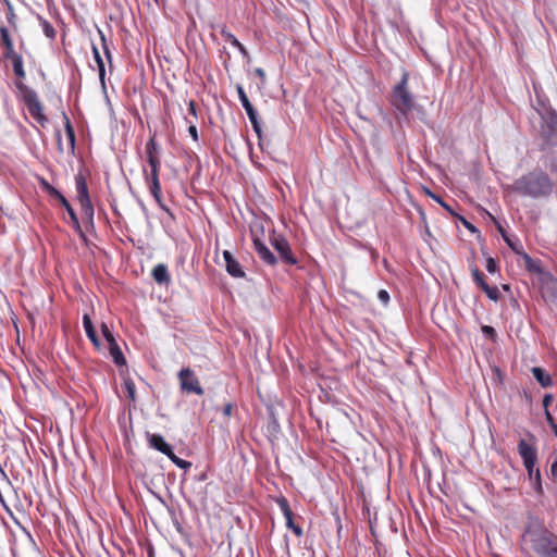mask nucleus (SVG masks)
I'll use <instances>...</instances> for the list:
<instances>
[{
  "mask_svg": "<svg viewBox=\"0 0 557 557\" xmlns=\"http://www.w3.org/2000/svg\"><path fill=\"white\" fill-rule=\"evenodd\" d=\"M536 111L541 117L542 162L544 168L549 170L557 180V114L542 101H539Z\"/></svg>",
  "mask_w": 557,
  "mask_h": 557,
  "instance_id": "nucleus-1",
  "label": "nucleus"
},
{
  "mask_svg": "<svg viewBox=\"0 0 557 557\" xmlns=\"http://www.w3.org/2000/svg\"><path fill=\"white\" fill-rule=\"evenodd\" d=\"M508 188L522 196L544 198L552 194L554 183L542 170H534L517 178Z\"/></svg>",
  "mask_w": 557,
  "mask_h": 557,
  "instance_id": "nucleus-2",
  "label": "nucleus"
},
{
  "mask_svg": "<svg viewBox=\"0 0 557 557\" xmlns=\"http://www.w3.org/2000/svg\"><path fill=\"white\" fill-rule=\"evenodd\" d=\"M409 73L403 71L399 82L392 88L389 102L403 116H407L416 107V97L409 90Z\"/></svg>",
  "mask_w": 557,
  "mask_h": 557,
  "instance_id": "nucleus-3",
  "label": "nucleus"
},
{
  "mask_svg": "<svg viewBox=\"0 0 557 557\" xmlns=\"http://www.w3.org/2000/svg\"><path fill=\"white\" fill-rule=\"evenodd\" d=\"M149 166H150V173L147 172L146 169H144V175L146 183L148 185L149 191L154 198L156 202L159 205L161 209L169 212V209L163 205L162 197H161V185L159 181V171L161 166L160 158L159 157H150L147 160Z\"/></svg>",
  "mask_w": 557,
  "mask_h": 557,
  "instance_id": "nucleus-4",
  "label": "nucleus"
},
{
  "mask_svg": "<svg viewBox=\"0 0 557 557\" xmlns=\"http://www.w3.org/2000/svg\"><path fill=\"white\" fill-rule=\"evenodd\" d=\"M532 548L543 557H557V537L548 531L532 534Z\"/></svg>",
  "mask_w": 557,
  "mask_h": 557,
  "instance_id": "nucleus-5",
  "label": "nucleus"
},
{
  "mask_svg": "<svg viewBox=\"0 0 557 557\" xmlns=\"http://www.w3.org/2000/svg\"><path fill=\"white\" fill-rule=\"evenodd\" d=\"M18 88L23 89V100L27 107V110L29 114L41 125L45 126V124L48 122V119L44 114L42 104L37 96V92L34 89L22 87L21 85H17Z\"/></svg>",
  "mask_w": 557,
  "mask_h": 557,
  "instance_id": "nucleus-6",
  "label": "nucleus"
},
{
  "mask_svg": "<svg viewBox=\"0 0 557 557\" xmlns=\"http://www.w3.org/2000/svg\"><path fill=\"white\" fill-rule=\"evenodd\" d=\"M518 453L523 460V466L528 472L529 479L533 480V474H536L537 478L540 469L535 468V463L537 461L535 446L522 438L518 443Z\"/></svg>",
  "mask_w": 557,
  "mask_h": 557,
  "instance_id": "nucleus-7",
  "label": "nucleus"
},
{
  "mask_svg": "<svg viewBox=\"0 0 557 557\" xmlns=\"http://www.w3.org/2000/svg\"><path fill=\"white\" fill-rule=\"evenodd\" d=\"M536 283L546 302L557 301V278L552 273H542L541 277L536 278Z\"/></svg>",
  "mask_w": 557,
  "mask_h": 557,
  "instance_id": "nucleus-8",
  "label": "nucleus"
},
{
  "mask_svg": "<svg viewBox=\"0 0 557 557\" xmlns=\"http://www.w3.org/2000/svg\"><path fill=\"white\" fill-rule=\"evenodd\" d=\"M180 385L183 392L188 394L203 395V388L193 370L183 368L178 372Z\"/></svg>",
  "mask_w": 557,
  "mask_h": 557,
  "instance_id": "nucleus-9",
  "label": "nucleus"
},
{
  "mask_svg": "<svg viewBox=\"0 0 557 557\" xmlns=\"http://www.w3.org/2000/svg\"><path fill=\"white\" fill-rule=\"evenodd\" d=\"M236 90L238 94L239 101L247 113V116L252 125L255 133L259 138H261L262 128L256 109L249 101L248 96L246 95L244 87L242 85L238 84L236 86Z\"/></svg>",
  "mask_w": 557,
  "mask_h": 557,
  "instance_id": "nucleus-10",
  "label": "nucleus"
},
{
  "mask_svg": "<svg viewBox=\"0 0 557 557\" xmlns=\"http://www.w3.org/2000/svg\"><path fill=\"white\" fill-rule=\"evenodd\" d=\"M76 191H77V199L81 203V207L84 211V213L92 219L94 216V208L88 195V188L87 183L83 175H77L76 178Z\"/></svg>",
  "mask_w": 557,
  "mask_h": 557,
  "instance_id": "nucleus-11",
  "label": "nucleus"
},
{
  "mask_svg": "<svg viewBox=\"0 0 557 557\" xmlns=\"http://www.w3.org/2000/svg\"><path fill=\"white\" fill-rule=\"evenodd\" d=\"M271 244H272L273 248L280 255V258L285 263L290 264V265L297 264V259L294 256L290 245L286 238H284L283 236H280V235L278 236L275 235L271 239Z\"/></svg>",
  "mask_w": 557,
  "mask_h": 557,
  "instance_id": "nucleus-12",
  "label": "nucleus"
},
{
  "mask_svg": "<svg viewBox=\"0 0 557 557\" xmlns=\"http://www.w3.org/2000/svg\"><path fill=\"white\" fill-rule=\"evenodd\" d=\"M277 504L286 519V527L290 529L297 536H301L302 529L299 525L295 524L293 519V511L288 505L287 499L282 497L281 499H278Z\"/></svg>",
  "mask_w": 557,
  "mask_h": 557,
  "instance_id": "nucleus-13",
  "label": "nucleus"
},
{
  "mask_svg": "<svg viewBox=\"0 0 557 557\" xmlns=\"http://www.w3.org/2000/svg\"><path fill=\"white\" fill-rule=\"evenodd\" d=\"M223 258L225 261L226 272L231 276L236 277V278H242L245 276V272H244L242 265L228 250L223 251Z\"/></svg>",
  "mask_w": 557,
  "mask_h": 557,
  "instance_id": "nucleus-14",
  "label": "nucleus"
},
{
  "mask_svg": "<svg viewBox=\"0 0 557 557\" xmlns=\"http://www.w3.org/2000/svg\"><path fill=\"white\" fill-rule=\"evenodd\" d=\"M253 246L255 249L260 257V259L269 264L274 265L277 262L276 257L273 255V252L267 247V245L259 238H253Z\"/></svg>",
  "mask_w": 557,
  "mask_h": 557,
  "instance_id": "nucleus-15",
  "label": "nucleus"
},
{
  "mask_svg": "<svg viewBox=\"0 0 557 557\" xmlns=\"http://www.w3.org/2000/svg\"><path fill=\"white\" fill-rule=\"evenodd\" d=\"M148 442L150 447L164 454L168 457L173 451L172 446L169 443H166L164 437L160 434H149Z\"/></svg>",
  "mask_w": 557,
  "mask_h": 557,
  "instance_id": "nucleus-16",
  "label": "nucleus"
},
{
  "mask_svg": "<svg viewBox=\"0 0 557 557\" xmlns=\"http://www.w3.org/2000/svg\"><path fill=\"white\" fill-rule=\"evenodd\" d=\"M218 29H219V33L221 34V36L226 40L228 41L232 46L236 47L239 52L242 53V55L244 58H249V52L248 50L245 48L244 45H242L238 39L227 30L226 26L225 25H220L218 26Z\"/></svg>",
  "mask_w": 557,
  "mask_h": 557,
  "instance_id": "nucleus-17",
  "label": "nucleus"
},
{
  "mask_svg": "<svg viewBox=\"0 0 557 557\" xmlns=\"http://www.w3.org/2000/svg\"><path fill=\"white\" fill-rule=\"evenodd\" d=\"M498 231L500 232L503 239L516 255L522 256L523 252H525L521 242L516 236L508 235L500 225H498Z\"/></svg>",
  "mask_w": 557,
  "mask_h": 557,
  "instance_id": "nucleus-18",
  "label": "nucleus"
},
{
  "mask_svg": "<svg viewBox=\"0 0 557 557\" xmlns=\"http://www.w3.org/2000/svg\"><path fill=\"white\" fill-rule=\"evenodd\" d=\"M523 261H524V267L525 269L532 273V274H535L536 275V278L537 277H541V274L542 273H547L548 271H545L542 267H541V262L540 260H536V259H533L531 258L527 252H523V255L521 256Z\"/></svg>",
  "mask_w": 557,
  "mask_h": 557,
  "instance_id": "nucleus-19",
  "label": "nucleus"
},
{
  "mask_svg": "<svg viewBox=\"0 0 557 557\" xmlns=\"http://www.w3.org/2000/svg\"><path fill=\"white\" fill-rule=\"evenodd\" d=\"M152 277L159 285H168L171 281L168 267L163 263H159L153 268Z\"/></svg>",
  "mask_w": 557,
  "mask_h": 557,
  "instance_id": "nucleus-20",
  "label": "nucleus"
},
{
  "mask_svg": "<svg viewBox=\"0 0 557 557\" xmlns=\"http://www.w3.org/2000/svg\"><path fill=\"white\" fill-rule=\"evenodd\" d=\"M83 326H84V330L86 332V335L87 337L90 339V342L96 346V347H99L100 346V341H99V337L96 333V330L94 327V324L91 322V319L89 317V314L85 313L83 315Z\"/></svg>",
  "mask_w": 557,
  "mask_h": 557,
  "instance_id": "nucleus-21",
  "label": "nucleus"
},
{
  "mask_svg": "<svg viewBox=\"0 0 557 557\" xmlns=\"http://www.w3.org/2000/svg\"><path fill=\"white\" fill-rule=\"evenodd\" d=\"M532 374L534 379L539 382V384L546 388L553 385V379L552 376L542 368L540 367H533L532 368Z\"/></svg>",
  "mask_w": 557,
  "mask_h": 557,
  "instance_id": "nucleus-22",
  "label": "nucleus"
},
{
  "mask_svg": "<svg viewBox=\"0 0 557 557\" xmlns=\"http://www.w3.org/2000/svg\"><path fill=\"white\" fill-rule=\"evenodd\" d=\"M60 203L65 208V210L67 211V215H70V219H71V222L73 224V227L81 234L83 235V232H82V228H81V224H79V221H78V218L73 209V207L71 206V203L67 201V199L64 197L62 198V200H60Z\"/></svg>",
  "mask_w": 557,
  "mask_h": 557,
  "instance_id": "nucleus-23",
  "label": "nucleus"
},
{
  "mask_svg": "<svg viewBox=\"0 0 557 557\" xmlns=\"http://www.w3.org/2000/svg\"><path fill=\"white\" fill-rule=\"evenodd\" d=\"M109 350L110 355L116 366H124L126 363L125 357L119 346V344L115 342L109 344Z\"/></svg>",
  "mask_w": 557,
  "mask_h": 557,
  "instance_id": "nucleus-24",
  "label": "nucleus"
},
{
  "mask_svg": "<svg viewBox=\"0 0 557 557\" xmlns=\"http://www.w3.org/2000/svg\"><path fill=\"white\" fill-rule=\"evenodd\" d=\"M63 117H64L65 133H66V136H67V139H69V147H70L71 152H74V149H75V132H74V128H73V126L71 124L70 119L67 117V115L65 113H63Z\"/></svg>",
  "mask_w": 557,
  "mask_h": 557,
  "instance_id": "nucleus-25",
  "label": "nucleus"
},
{
  "mask_svg": "<svg viewBox=\"0 0 557 557\" xmlns=\"http://www.w3.org/2000/svg\"><path fill=\"white\" fill-rule=\"evenodd\" d=\"M92 53H94V59L98 66L100 82L104 86V76H106L104 62L100 55L98 48L95 45H92Z\"/></svg>",
  "mask_w": 557,
  "mask_h": 557,
  "instance_id": "nucleus-26",
  "label": "nucleus"
},
{
  "mask_svg": "<svg viewBox=\"0 0 557 557\" xmlns=\"http://www.w3.org/2000/svg\"><path fill=\"white\" fill-rule=\"evenodd\" d=\"M11 61H12L13 71H14V74L16 75V77H18L21 79L25 78L26 73L24 71L22 55L18 54L17 57L12 59Z\"/></svg>",
  "mask_w": 557,
  "mask_h": 557,
  "instance_id": "nucleus-27",
  "label": "nucleus"
},
{
  "mask_svg": "<svg viewBox=\"0 0 557 557\" xmlns=\"http://www.w3.org/2000/svg\"><path fill=\"white\" fill-rule=\"evenodd\" d=\"M37 18L39 21L40 26L42 27L45 35L50 39H54L57 33L53 26L40 15H37Z\"/></svg>",
  "mask_w": 557,
  "mask_h": 557,
  "instance_id": "nucleus-28",
  "label": "nucleus"
},
{
  "mask_svg": "<svg viewBox=\"0 0 557 557\" xmlns=\"http://www.w3.org/2000/svg\"><path fill=\"white\" fill-rule=\"evenodd\" d=\"M147 160L150 157H159L160 149L154 140V138H150L145 147Z\"/></svg>",
  "mask_w": 557,
  "mask_h": 557,
  "instance_id": "nucleus-29",
  "label": "nucleus"
},
{
  "mask_svg": "<svg viewBox=\"0 0 557 557\" xmlns=\"http://www.w3.org/2000/svg\"><path fill=\"white\" fill-rule=\"evenodd\" d=\"M0 45L4 48H10L13 46L9 29L3 25L0 26Z\"/></svg>",
  "mask_w": 557,
  "mask_h": 557,
  "instance_id": "nucleus-30",
  "label": "nucleus"
},
{
  "mask_svg": "<svg viewBox=\"0 0 557 557\" xmlns=\"http://www.w3.org/2000/svg\"><path fill=\"white\" fill-rule=\"evenodd\" d=\"M41 186L44 190H46L50 196L57 198L59 201L64 198V196L52 185H50L46 180H41Z\"/></svg>",
  "mask_w": 557,
  "mask_h": 557,
  "instance_id": "nucleus-31",
  "label": "nucleus"
},
{
  "mask_svg": "<svg viewBox=\"0 0 557 557\" xmlns=\"http://www.w3.org/2000/svg\"><path fill=\"white\" fill-rule=\"evenodd\" d=\"M170 460L181 469L188 470L191 467V462L178 458L173 451L169 456Z\"/></svg>",
  "mask_w": 557,
  "mask_h": 557,
  "instance_id": "nucleus-32",
  "label": "nucleus"
},
{
  "mask_svg": "<svg viewBox=\"0 0 557 557\" xmlns=\"http://www.w3.org/2000/svg\"><path fill=\"white\" fill-rule=\"evenodd\" d=\"M486 296L494 301H497L499 298V290L497 286H490L488 284L484 285L482 288Z\"/></svg>",
  "mask_w": 557,
  "mask_h": 557,
  "instance_id": "nucleus-33",
  "label": "nucleus"
},
{
  "mask_svg": "<svg viewBox=\"0 0 557 557\" xmlns=\"http://www.w3.org/2000/svg\"><path fill=\"white\" fill-rule=\"evenodd\" d=\"M124 385H125V389H126V393H127V397L132 401H135V399H136V388H135L134 382L132 380H127V381H125Z\"/></svg>",
  "mask_w": 557,
  "mask_h": 557,
  "instance_id": "nucleus-34",
  "label": "nucleus"
},
{
  "mask_svg": "<svg viewBox=\"0 0 557 557\" xmlns=\"http://www.w3.org/2000/svg\"><path fill=\"white\" fill-rule=\"evenodd\" d=\"M472 276H473V280L474 282L481 287L483 288L484 285H486L487 283L484 281L483 278V274L479 271L478 268H473L472 269Z\"/></svg>",
  "mask_w": 557,
  "mask_h": 557,
  "instance_id": "nucleus-35",
  "label": "nucleus"
},
{
  "mask_svg": "<svg viewBox=\"0 0 557 557\" xmlns=\"http://www.w3.org/2000/svg\"><path fill=\"white\" fill-rule=\"evenodd\" d=\"M101 332H102L104 339L108 342V344L115 342V338L107 324L102 323Z\"/></svg>",
  "mask_w": 557,
  "mask_h": 557,
  "instance_id": "nucleus-36",
  "label": "nucleus"
},
{
  "mask_svg": "<svg viewBox=\"0 0 557 557\" xmlns=\"http://www.w3.org/2000/svg\"><path fill=\"white\" fill-rule=\"evenodd\" d=\"M99 35H100V38H101V41H102V49H103V52L106 54V58L108 59L109 63H111L112 54H111V51H110V49L108 47L106 37H104V35H103V33L101 30H99Z\"/></svg>",
  "mask_w": 557,
  "mask_h": 557,
  "instance_id": "nucleus-37",
  "label": "nucleus"
},
{
  "mask_svg": "<svg viewBox=\"0 0 557 557\" xmlns=\"http://www.w3.org/2000/svg\"><path fill=\"white\" fill-rule=\"evenodd\" d=\"M533 483V487L536 491V493L542 494V479H541V472L539 471V476L536 478V474H533V480H531Z\"/></svg>",
  "mask_w": 557,
  "mask_h": 557,
  "instance_id": "nucleus-38",
  "label": "nucleus"
},
{
  "mask_svg": "<svg viewBox=\"0 0 557 557\" xmlns=\"http://www.w3.org/2000/svg\"><path fill=\"white\" fill-rule=\"evenodd\" d=\"M185 120L189 124V127H188L189 135L193 137V139L195 141H197L198 140V132H197L196 125L194 124V121L188 120L187 117H185Z\"/></svg>",
  "mask_w": 557,
  "mask_h": 557,
  "instance_id": "nucleus-39",
  "label": "nucleus"
},
{
  "mask_svg": "<svg viewBox=\"0 0 557 557\" xmlns=\"http://www.w3.org/2000/svg\"><path fill=\"white\" fill-rule=\"evenodd\" d=\"M486 270L491 274H494L497 271L496 261L492 257L486 259Z\"/></svg>",
  "mask_w": 557,
  "mask_h": 557,
  "instance_id": "nucleus-40",
  "label": "nucleus"
},
{
  "mask_svg": "<svg viewBox=\"0 0 557 557\" xmlns=\"http://www.w3.org/2000/svg\"><path fill=\"white\" fill-rule=\"evenodd\" d=\"M377 298L384 306L389 302V294L385 289L379 290Z\"/></svg>",
  "mask_w": 557,
  "mask_h": 557,
  "instance_id": "nucleus-41",
  "label": "nucleus"
},
{
  "mask_svg": "<svg viewBox=\"0 0 557 557\" xmlns=\"http://www.w3.org/2000/svg\"><path fill=\"white\" fill-rule=\"evenodd\" d=\"M5 1H7L8 9H9V13L7 15V18H8L9 24L13 25L14 22H15L16 15L14 13L12 4L8 0H5Z\"/></svg>",
  "mask_w": 557,
  "mask_h": 557,
  "instance_id": "nucleus-42",
  "label": "nucleus"
},
{
  "mask_svg": "<svg viewBox=\"0 0 557 557\" xmlns=\"http://www.w3.org/2000/svg\"><path fill=\"white\" fill-rule=\"evenodd\" d=\"M4 49H5V51H4V53H3V57H4L5 59L12 60V59H14L15 57H17V55H18V53H16V52L14 51V47H13V46H12V47H10V48H4Z\"/></svg>",
  "mask_w": 557,
  "mask_h": 557,
  "instance_id": "nucleus-43",
  "label": "nucleus"
},
{
  "mask_svg": "<svg viewBox=\"0 0 557 557\" xmlns=\"http://www.w3.org/2000/svg\"><path fill=\"white\" fill-rule=\"evenodd\" d=\"M55 138H57V145H58V149L61 153L64 152V148H63V144H62V134H61V131L58 129L55 132Z\"/></svg>",
  "mask_w": 557,
  "mask_h": 557,
  "instance_id": "nucleus-44",
  "label": "nucleus"
},
{
  "mask_svg": "<svg viewBox=\"0 0 557 557\" xmlns=\"http://www.w3.org/2000/svg\"><path fill=\"white\" fill-rule=\"evenodd\" d=\"M233 409H234L233 404H231V403L226 404L223 408L224 417L230 418L233 413Z\"/></svg>",
  "mask_w": 557,
  "mask_h": 557,
  "instance_id": "nucleus-45",
  "label": "nucleus"
},
{
  "mask_svg": "<svg viewBox=\"0 0 557 557\" xmlns=\"http://www.w3.org/2000/svg\"><path fill=\"white\" fill-rule=\"evenodd\" d=\"M428 195L434 199L437 203H440L442 207H446V202L437 195L431 193L430 190H428Z\"/></svg>",
  "mask_w": 557,
  "mask_h": 557,
  "instance_id": "nucleus-46",
  "label": "nucleus"
},
{
  "mask_svg": "<svg viewBox=\"0 0 557 557\" xmlns=\"http://www.w3.org/2000/svg\"><path fill=\"white\" fill-rule=\"evenodd\" d=\"M552 401H553V395H550V394H546V395L544 396V398H543V401H542L543 407H544V409H545V410H548V406H549V404H550Z\"/></svg>",
  "mask_w": 557,
  "mask_h": 557,
  "instance_id": "nucleus-47",
  "label": "nucleus"
},
{
  "mask_svg": "<svg viewBox=\"0 0 557 557\" xmlns=\"http://www.w3.org/2000/svg\"><path fill=\"white\" fill-rule=\"evenodd\" d=\"M460 221L462 224L472 233L478 232L476 227L472 225L470 222H468L465 218H460Z\"/></svg>",
  "mask_w": 557,
  "mask_h": 557,
  "instance_id": "nucleus-48",
  "label": "nucleus"
},
{
  "mask_svg": "<svg viewBox=\"0 0 557 557\" xmlns=\"http://www.w3.org/2000/svg\"><path fill=\"white\" fill-rule=\"evenodd\" d=\"M255 74L258 75L261 79V84L263 85L265 83V73L261 67L255 69Z\"/></svg>",
  "mask_w": 557,
  "mask_h": 557,
  "instance_id": "nucleus-49",
  "label": "nucleus"
},
{
  "mask_svg": "<svg viewBox=\"0 0 557 557\" xmlns=\"http://www.w3.org/2000/svg\"><path fill=\"white\" fill-rule=\"evenodd\" d=\"M188 111L189 113L195 117V120L197 119V114H196V104L193 100L189 101L188 103Z\"/></svg>",
  "mask_w": 557,
  "mask_h": 557,
  "instance_id": "nucleus-50",
  "label": "nucleus"
},
{
  "mask_svg": "<svg viewBox=\"0 0 557 557\" xmlns=\"http://www.w3.org/2000/svg\"><path fill=\"white\" fill-rule=\"evenodd\" d=\"M550 474L553 479L557 481V460H555L550 466Z\"/></svg>",
  "mask_w": 557,
  "mask_h": 557,
  "instance_id": "nucleus-51",
  "label": "nucleus"
},
{
  "mask_svg": "<svg viewBox=\"0 0 557 557\" xmlns=\"http://www.w3.org/2000/svg\"><path fill=\"white\" fill-rule=\"evenodd\" d=\"M482 330H483V332L485 334H488V335H494L495 334V330L492 326H487L486 325V326H483Z\"/></svg>",
  "mask_w": 557,
  "mask_h": 557,
  "instance_id": "nucleus-52",
  "label": "nucleus"
},
{
  "mask_svg": "<svg viewBox=\"0 0 557 557\" xmlns=\"http://www.w3.org/2000/svg\"><path fill=\"white\" fill-rule=\"evenodd\" d=\"M445 210L449 211L450 213H453V210L446 203V207H443Z\"/></svg>",
  "mask_w": 557,
  "mask_h": 557,
  "instance_id": "nucleus-53",
  "label": "nucleus"
},
{
  "mask_svg": "<svg viewBox=\"0 0 557 557\" xmlns=\"http://www.w3.org/2000/svg\"><path fill=\"white\" fill-rule=\"evenodd\" d=\"M529 436H530V438H531L532 441H534V440H535V438H534V436H533L532 434H529Z\"/></svg>",
  "mask_w": 557,
  "mask_h": 557,
  "instance_id": "nucleus-54",
  "label": "nucleus"
}]
</instances>
